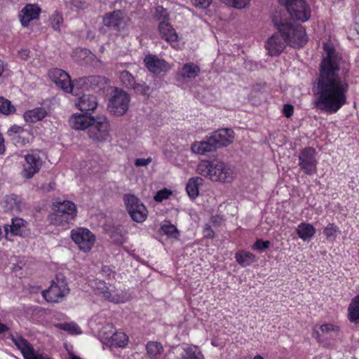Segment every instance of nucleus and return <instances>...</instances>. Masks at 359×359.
<instances>
[{"instance_id":"4c0bfd02","label":"nucleus","mask_w":359,"mask_h":359,"mask_svg":"<svg viewBox=\"0 0 359 359\" xmlns=\"http://www.w3.org/2000/svg\"><path fill=\"white\" fill-rule=\"evenodd\" d=\"M154 18L160 22H169L170 20L168 11L162 6L156 7Z\"/></svg>"},{"instance_id":"f704fd0d","label":"nucleus","mask_w":359,"mask_h":359,"mask_svg":"<svg viewBox=\"0 0 359 359\" xmlns=\"http://www.w3.org/2000/svg\"><path fill=\"white\" fill-rule=\"evenodd\" d=\"M146 348L147 354L151 358H156L158 355H161L163 351L162 345L155 341L148 342Z\"/></svg>"},{"instance_id":"de8ad7c7","label":"nucleus","mask_w":359,"mask_h":359,"mask_svg":"<svg viewBox=\"0 0 359 359\" xmlns=\"http://www.w3.org/2000/svg\"><path fill=\"white\" fill-rule=\"evenodd\" d=\"M270 242L269 241L257 240L252 245V249L255 250H262L269 247Z\"/></svg>"},{"instance_id":"cd10ccee","label":"nucleus","mask_w":359,"mask_h":359,"mask_svg":"<svg viewBox=\"0 0 359 359\" xmlns=\"http://www.w3.org/2000/svg\"><path fill=\"white\" fill-rule=\"evenodd\" d=\"M203 183V178L194 177L190 178L187 184L186 190L189 196L194 199L198 196V187Z\"/></svg>"},{"instance_id":"a19ab883","label":"nucleus","mask_w":359,"mask_h":359,"mask_svg":"<svg viewBox=\"0 0 359 359\" xmlns=\"http://www.w3.org/2000/svg\"><path fill=\"white\" fill-rule=\"evenodd\" d=\"M50 25L54 30L60 31V27L63 22V18L61 15L55 13L50 19Z\"/></svg>"},{"instance_id":"bf43d9fd","label":"nucleus","mask_w":359,"mask_h":359,"mask_svg":"<svg viewBox=\"0 0 359 359\" xmlns=\"http://www.w3.org/2000/svg\"><path fill=\"white\" fill-rule=\"evenodd\" d=\"M312 336L316 339L318 341H320V334H319V332L316 330H313V333H312Z\"/></svg>"},{"instance_id":"774afa93","label":"nucleus","mask_w":359,"mask_h":359,"mask_svg":"<svg viewBox=\"0 0 359 359\" xmlns=\"http://www.w3.org/2000/svg\"><path fill=\"white\" fill-rule=\"evenodd\" d=\"M79 62H80V64H81V65H83V62L79 61Z\"/></svg>"},{"instance_id":"4468645a","label":"nucleus","mask_w":359,"mask_h":359,"mask_svg":"<svg viewBox=\"0 0 359 359\" xmlns=\"http://www.w3.org/2000/svg\"><path fill=\"white\" fill-rule=\"evenodd\" d=\"M11 339L20 351L25 359H44L42 355L36 353L32 346L19 335H11Z\"/></svg>"},{"instance_id":"7c9ffc66","label":"nucleus","mask_w":359,"mask_h":359,"mask_svg":"<svg viewBox=\"0 0 359 359\" xmlns=\"http://www.w3.org/2000/svg\"><path fill=\"white\" fill-rule=\"evenodd\" d=\"M4 203H5L4 208L6 211L17 212L21 210L22 202L16 196H6Z\"/></svg>"},{"instance_id":"473e14b6","label":"nucleus","mask_w":359,"mask_h":359,"mask_svg":"<svg viewBox=\"0 0 359 359\" xmlns=\"http://www.w3.org/2000/svg\"><path fill=\"white\" fill-rule=\"evenodd\" d=\"M128 341V337L121 332L114 333L110 338L111 346L116 347H124L127 345Z\"/></svg>"},{"instance_id":"c756f323","label":"nucleus","mask_w":359,"mask_h":359,"mask_svg":"<svg viewBox=\"0 0 359 359\" xmlns=\"http://www.w3.org/2000/svg\"><path fill=\"white\" fill-rule=\"evenodd\" d=\"M348 316L351 323H359V294L352 299L348 308Z\"/></svg>"},{"instance_id":"393cba45","label":"nucleus","mask_w":359,"mask_h":359,"mask_svg":"<svg viewBox=\"0 0 359 359\" xmlns=\"http://www.w3.org/2000/svg\"><path fill=\"white\" fill-rule=\"evenodd\" d=\"M97 106V98L93 95H83L79 100L77 107L81 111H93Z\"/></svg>"},{"instance_id":"6e6552de","label":"nucleus","mask_w":359,"mask_h":359,"mask_svg":"<svg viewBox=\"0 0 359 359\" xmlns=\"http://www.w3.org/2000/svg\"><path fill=\"white\" fill-rule=\"evenodd\" d=\"M70 237L78 248L83 252H88L94 246L96 237L88 229L77 227L71 231Z\"/></svg>"},{"instance_id":"e2e57ef3","label":"nucleus","mask_w":359,"mask_h":359,"mask_svg":"<svg viewBox=\"0 0 359 359\" xmlns=\"http://www.w3.org/2000/svg\"><path fill=\"white\" fill-rule=\"evenodd\" d=\"M55 184L54 182H50L48 184V190H52L55 189Z\"/></svg>"},{"instance_id":"6e6d98bb","label":"nucleus","mask_w":359,"mask_h":359,"mask_svg":"<svg viewBox=\"0 0 359 359\" xmlns=\"http://www.w3.org/2000/svg\"><path fill=\"white\" fill-rule=\"evenodd\" d=\"M204 233L206 237L212 238L214 235V232L210 226H207L204 229Z\"/></svg>"},{"instance_id":"7ed1b4c3","label":"nucleus","mask_w":359,"mask_h":359,"mask_svg":"<svg viewBox=\"0 0 359 359\" xmlns=\"http://www.w3.org/2000/svg\"><path fill=\"white\" fill-rule=\"evenodd\" d=\"M196 172L212 182L230 183L235 178V172L229 165L220 161H201Z\"/></svg>"},{"instance_id":"412c9836","label":"nucleus","mask_w":359,"mask_h":359,"mask_svg":"<svg viewBox=\"0 0 359 359\" xmlns=\"http://www.w3.org/2000/svg\"><path fill=\"white\" fill-rule=\"evenodd\" d=\"M102 297L109 302L118 304L126 301V294L123 290L117 289L114 286L107 287L104 290Z\"/></svg>"},{"instance_id":"3c124183","label":"nucleus","mask_w":359,"mask_h":359,"mask_svg":"<svg viewBox=\"0 0 359 359\" xmlns=\"http://www.w3.org/2000/svg\"><path fill=\"white\" fill-rule=\"evenodd\" d=\"M283 113L286 117H290L294 111V107L292 105L286 104L283 106Z\"/></svg>"},{"instance_id":"864d4df0","label":"nucleus","mask_w":359,"mask_h":359,"mask_svg":"<svg viewBox=\"0 0 359 359\" xmlns=\"http://www.w3.org/2000/svg\"><path fill=\"white\" fill-rule=\"evenodd\" d=\"M29 50L27 49L22 50L18 53V56L22 60H27L29 56Z\"/></svg>"},{"instance_id":"5fc2aeb1","label":"nucleus","mask_w":359,"mask_h":359,"mask_svg":"<svg viewBox=\"0 0 359 359\" xmlns=\"http://www.w3.org/2000/svg\"><path fill=\"white\" fill-rule=\"evenodd\" d=\"M5 141L2 134L0 133V154H3L5 151Z\"/></svg>"},{"instance_id":"49530a36","label":"nucleus","mask_w":359,"mask_h":359,"mask_svg":"<svg viewBox=\"0 0 359 359\" xmlns=\"http://www.w3.org/2000/svg\"><path fill=\"white\" fill-rule=\"evenodd\" d=\"M171 195V191L164 189L158 191L154 196V200L158 202H161L165 199H167Z\"/></svg>"},{"instance_id":"9d476101","label":"nucleus","mask_w":359,"mask_h":359,"mask_svg":"<svg viewBox=\"0 0 359 359\" xmlns=\"http://www.w3.org/2000/svg\"><path fill=\"white\" fill-rule=\"evenodd\" d=\"M129 215L136 222H143L147 217L148 211L144 204L134 195L127 194L123 197Z\"/></svg>"},{"instance_id":"338daca9","label":"nucleus","mask_w":359,"mask_h":359,"mask_svg":"<svg viewBox=\"0 0 359 359\" xmlns=\"http://www.w3.org/2000/svg\"><path fill=\"white\" fill-rule=\"evenodd\" d=\"M41 295L45 298V290L41 291Z\"/></svg>"},{"instance_id":"72a5a7b5","label":"nucleus","mask_w":359,"mask_h":359,"mask_svg":"<svg viewBox=\"0 0 359 359\" xmlns=\"http://www.w3.org/2000/svg\"><path fill=\"white\" fill-rule=\"evenodd\" d=\"M55 327L60 328L69 334H80L82 333L81 328L74 322L55 324Z\"/></svg>"},{"instance_id":"dca6fc26","label":"nucleus","mask_w":359,"mask_h":359,"mask_svg":"<svg viewBox=\"0 0 359 359\" xmlns=\"http://www.w3.org/2000/svg\"><path fill=\"white\" fill-rule=\"evenodd\" d=\"M144 62L148 70L156 74L166 72L170 69L168 62L155 55L149 54L146 55Z\"/></svg>"},{"instance_id":"8fccbe9b","label":"nucleus","mask_w":359,"mask_h":359,"mask_svg":"<svg viewBox=\"0 0 359 359\" xmlns=\"http://www.w3.org/2000/svg\"><path fill=\"white\" fill-rule=\"evenodd\" d=\"M152 161V158L149 157L147 158H137L135 161V165L136 167H146Z\"/></svg>"},{"instance_id":"9b49d317","label":"nucleus","mask_w":359,"mask_h":359,"mask_svg":"<svg viewBox=\"0 0 359 359\" xmlns=\"http://www.w3.org/2000/svg\"><path fill=\"white\" fill-rule=\"evenodd\" d=\"M287 11L294 20L306 22L311 17V10L304 0H287Z\"/></svg>"},{"instance_id":"bb28decb","label":"nucleus","mask_w":359,"mask_h":359,"mask_svg":"<svg viewBox=\"0 0 359 359\" xmlns=\"http://www.w3.org/2000/svg\"><path fill=\"white\" fill-rule=\"evenodd\" d=\"M200 72V67L197 65L188 62L183 65L180 74L184 79H195L198 76Z\"/></svg>"},{"instance_id":"4be33fe9","label":"nucleus","mask_w":359,"mask_h":359,"mask_svg":"<svg viewBox=\"0 0 359 359\" xmlns=\"http://www.w3.org/2000/svg\"><path fill=\"white\" fill-rule=\"evenodd\" d=\"M128 63H117L116 65V72L118 74L121 82L126 87L130 88L134 86L136 81L135 77L128 71L123 69V67H128Z\"/></svg>"},{"instance_id":"6ab92c4d","label":"nucleus","mask_w":359,"mask_h":359,"mask_svg":"<svg viewBox=\"0 0 359 359\" xmlns=\"http://www.w3.org/2000/svg\"><path fill=\"white\" fill-rule=\"evenodd\" d=\"M27 224L26 221L21 218L13 219L12 224L5 226L6 238H8L9 233L13 236H25L28 233Z\"/></svg>"},{"instance_id":"f8f14e48","label":"nucleus","mask_w":359,"mask_h":359,"mask_svg":"<svg viewBox=\"0 0 359 359\" xmlns=\"http://www.w3.org/2000/svg\"><path fill=\"white\" fill-rule=\"evenodd\" d=\"M129 21L130 19L127 14L121 10L109 12L102 16L103 25L116 31H121L125 29L128 26Z\"/></svg>"},{"instance_id":"f3484780","label":"nucleus","mask_w":359,"mask_h":359,"mask_svg":"<svg viewBox=\"0 0 359 359\" xmlns=\"http://www.w3.org/2000/svg\"><path fill=\"white\" fill-rule=\"evenodd\" d=\"M94 117L86 114H74L70 117L69 123L75 130H88Z\"/></svg>"},{"instance_id":"13d9d810","label":"nucleus","mask_w":359,"mask_h":359,"mask_svg":"<svg viewBox=\"0 0 359 359\" xmlns=\"http://www.w3.org/2000/svg\"><path fill=\"white\" fill-rule=\"evenodd\" d=\"M79 53L80 56H81V55L87 56L88 55H90V51L86 49L80 50Z\"/></svg>"},{"instance_id":"5701e85b","label":"nucleus","mask_w":359,"mask_h":359,"mask_svg":"<svg viewBox=\"0 0 359 359\" xmlns=\"http://www.w3.org/2000/svg\"><path fill=\"white\" fill-rule=\"evenodd\" d=\"M158 30L163 39L172 43L177 41L178 36L169 22H160Z\"/></svg>"},{"instance_id":"c9c22d12","label":"nucleus","mask_w":359,"mask_h":359,"mask_svg":"<svg viewBox=\"0 0 359 359\" xmlns=\"http://www.w3.org/2000/svg\"><path fill=\"white\" fill-rule=\"evenodd\" d=\"M15 107L11 102L3 97H0V113L4 115H10L15 112Z\"/></svg>"},{"instance_id":"4d7b16f0","label":"nucleus","mask_w":359,"mask_h":359,"mask_svg":"<svg viewBox=\"0 0 359 359\" xmlns=\"http://www.w3.org/2000/svg\"><path fill=\"white\" fill-rule=\"evenodd\" d=\"M355 29L357 32L359 34V12L356 14L355 17Z\"/></svg>"},{"instance_id":"0e129e2a","label":"nucleus","mask_w":359,"mask_h":359,"mask_svg":"<svg viewBox=\"0 0 359 359\" xmlns=\"http://www.w3.org/2000/svg\"><path fill=\"white\" fill-rule=\"evenodd\" d=\"M69 359H82L79 356L74 355L73 353L69 354Z\"/></svg>"},{"instance_id":"37998d69","label":"nucleus","mask_w":359,"mask_h":359,"mask_svg":"<svg viewBox=\"0 0 359 359\" xmlns=\"http://www.w3.org/2000/svg\"><path fill=\"white\" fill-rule=\"evenodd\" d=\"M162 231L170 237L176 238L178 231L177 228L172 224H163L161 226Z\"/></svg>"},{"instance_id":"c03bdc74","label":"nucleus","mask_w":359,"mask_h":359,"mask_svg":"<svg viewBox=\"0 0 359 359\" xmlns=\"http://www.w3.org/2000/svg\"><path fill=\"white\" fill-rule=\"evenodd\" d=\"M130 88H133L136 93L140 95H147L149 93V87L145 83H137L136 81L134 86H132Z\"/></svg>"},{"instance_id":"603ef678","label":"nucleus","mask_w":359,"mask_h":359,"mask_svg":"<svg viewBox=\"0 0 359 359\" xmlns=\"http://www.w3.org/2000/svg\"><path fill=\"white\" fill-rule=\"evenodd\" d=\"M22 130V128L18 126H12L8 130V135L11 136L13 133H19Z\"/></svg>"},{"instance_id":"a18cd8bd","label":"nucleus","mask_w":359,"mask_h":359,"mask_svg":"<svg viewBox=\"0 0 359 359\" xmlns=\"http://www.w3.org/2000/svg\"><path fill=\"white\" fill-rule=\"evenodd\" d=\"M227 4L238 9L245 8L249 5L250 0H226Z\"/></svg>"},{"instance_id":"2eb2a0df","label":"nucleus","mask_w":359,"mask_h":359,"mask_svg":"<svg viewBox=\"0 0 359 359\" xmlns=\"http://www.w3.org/2000/svg\"><path fill=\"white\" fill-rule=\"evenodd\" d=\"M234 135L232 129L222 128L212 132L210 138L217 149L231 144L233 142Z\"/></svg>"},{"instance_id":"39448f33","label":"nucleus","mask_w":359,"mask_h":359,"mask_svg":"<svg viewBox=\"0 0 359 359\" xmlns=\"http://www.w3.org/2000/svg\"><path fill=\"white\" fill-rule=\"evenodd\" d=\"M46 289V302L59 303L65 299L69 293V288L65 277L62 274H57L50 282Z\"/></svg>"},{"instance_id":"aec40b11","label":"nucleus","mask_w":359,"mask_h":359,"mask_svg":"<svg viewBox=\"0 0 359 359\" xmlns=\"http://www.w3.org/2000/svg\"><path fill=\"white\" fill-rule=\"evenodd\" d=\"M41 166V162L39 158L34 155H27L25 156V163L23 165L22 175L26 178H31L36 174Z\"/></svg>"},{"instance_id":"a211bd4d","label":"nucleus","mask_w":359,"mask_h":359,"mask_svg":"<svg viewBox=\"0 0 359 359\" xmlns=\"http://www.w3.org/2000/svg\"><path fill=\"white\" fill-rule=\"evenodd\" d=\"M41 13V8L36 4H27L21 11L20 13V22L24 27H27L29 23L35 19H36L39 13Z\"/></svg>"},{"instance_id":"a878e982","label":"nucleus","mask_w":359,"mask_h":359,"mask_svg":"<svg viewBox=\"0 0 359 359\" xmlns=\"http://www.w3.org/2000/svg\"><path fill=\"white\" fill-rule=\"evenodd\" d=\"M297 233L304 241H309L316 233V229L309 223L302 222L297 227Z\"/></svg>"},{"instance_id":"e433bc0d","label":"nucleus","mask_w":359,"mask_h":359,"mask_svg":"<svg viewBox=\"0 0 359 359\" xmlns=\"http://www.w3.org/2000/svg\"><path fill=\"white\" fill-rule=\"evenodd\" d=\"M323 233L325 235L327 240L333 242L336 240L337 235L340 234L341 231L334 224H329L324 229Z\"/></svg>"},{"instance_id":"f03ea898","label":"nucleus","mask_w":359,"mask_h":359,"mask_svg":"<svg viewBox=\"0 0 359 359\" xmlns=\"http://www.w3.org/2000/svg\"><path fill=\"white\" fill-rule=\"evenodd\" d=\"M280 34H274L265 43V48L271 56L279 55L286 44L299 48L307 42V36L304 27L299 24L273 20Z\"/></svg>"},{"instance_id":"f257e3e1","label":"nucleus","mask_w":359,"mask_h":359,"mask_svg":"<svg viewBox=\"0 0 359 359\" xmlns=\"http://www.w3.org/2000/svg\"><path fill=\"white\" fill-rule=\"evenodd\" d=\"M326 55L321 60L315 89V107L329 114L337 113L347 102L348 65L330 44L323 46Z\"/></svg>"},{"instance_id":"2f4dec72","label":"nucleus","mask_w":359,"mask_h":359,"mask_svg":"<svg viewBox=\"0 0 359 359\" xmlns=\"http://www.w3.org/2000/svg\"><path fill=\"white\" fill-rule=\"evenodd\" d=\"M45 116V109L43 107H38L27 111L24 114V118L26 122L36 123Z\"/></svg>"},{"instance_id":"69168bd1","label":"nucleus","mask_w":359,"mask_h":359,"mask_svg":"<svg viewBox=\"0 0 359 359\" xmlns=\"http://www.w3.org/2000/svg\"><path fill=\"white\" fill-rule=\"evenodd\" d=\"M253 359H263V358L261 355H257L255 356V358Z\"/></svg>"},{"instance_id":"b1692460","label":"nucleus","mask_w":359,"mask_h":359,"mask_svg":"<svg viewBox=\"0 0 359 359\" xmlns=\"http://www.w3.org/2000/svg\"><path fill=\"white\" fill-rule=\"evenodd\" d=\"M216 148L212 142L210 137L206 140L194 142L191 146V150L193 153L200 155H204L206 153L213 151Z\"/></svg>"},{"instance_id":"09e8293b","label":"nucleus","mask_w":359,"mask_h":359,"mask_svg":"<svg viewBox=\"0 0 359 359\" xmlns=\"http://www.w3.org/2000/svg\"><path fill=\"white\" fill-rule=\"evenodd\" d=\"M212 0H192V4L194 6L198 8H208Z\"/></svg>"},{"instance_id":"58836bf2","label":"nucleus","mask_w":359,"mask_h":359,"mask_svg":"<svg viewBox=\"0 0 359 359\" xmlns=\"http://www.w3.org/2000/svg\"><path fill=\"white\" fill-rule=\"evenodd\" d=\"M201 352L196 347H188L184 349L181 359H199Z\"/></svg>"},{"instance_id":"423d86ee","label":"nucleus","mask_w":359,"mask_h":359,"mask_svg":"<svg viewBox=\"0 0 359 359\" xmlns=\"http://www.w3.org/2000/svg\"><path fill=\"white\" fill-rule=\"evenodd\" d=\"M110 124L105 116H95L87 134L88 137L94 142H104L110 137Z\"/></svg>"},{"instance_id":"20e7f679","label":"nucleus","mask_w":359,"mask_h":359,"mask_svg":"<svg viewBox=\"0 0 359 359\" xmlns=\"http://www.w3.org/2000/svg\"><path fill=\"white\" fill-rule=\"evenodd\" d=\"M53 212L49 215L50 223L65 226L74 221L77 216L76 205L71 201H55L51 205Z\"/></svg>"},{"instance_id":"79ce46f5","label":"nucleus","mask_w":359,"mask_h":359,"mask_svg":"<svg viewBox=\"0 0 359 359\" xmlns=\"http://www.w3.org/2000/svg\"><path fill=\"white\" fill-rule=\"evenodd\" d=\"M320 331L325 334H330L331 333H337L339 331V327L331 324V323H326L323 324L320 326Z\"/></svg>"},{"instance_id":"1a4fd4ad","label":"nucleus","mask_w":359,"mask_h":359,"mask_svg":"<svg viewBox=\"0 0 359 359\" xmlns=\"http://www.w3.org/2000/svg\"><path fill=\"white\" fill-rule=\"evenodd\" d=\"M318 153L313 147L304 148L299 154V166L307 175H313L317 173L318 160Z\"/></svg>"},{"instance_id":"052dcab7","label":"nucleus","mask_w":359,"mask_h":359,"mask_svg":"<svg viewBox=\"0 0 359 359\" xmlns=\"http://www.w3.org/2000/svg\"><path fill=\"white\" fill-rule=\"evenodd\" d=\"M8 330V327L6 325L0 323V334L4 333Z\"/></svg>"},{"instance_id":"c85d7f7f","label":"nucleus","mask_w":359,"mask_h":359,"mask_svg":"<svg viewBox=\"0 0 359 359\" xmlns=\"http://www.w3.org/2000/svg\"><path fill=\"white\" fill-rule=\"evenodd\" d=\"M235 258L236 262L243 267L250 266L256 261V257L254 254L245 250L237 252Z\"/></svg>"},{"instance_id":"0eeeda50","label":"nucleus","mask_w":359,"mask_h":359,"mask_svg":"<svg viewBox=\"0 0 359 359\" xmlns=\"http://www.w3.org/2000/svg\"><path fill=\"white\" fill-rule=\"evenodd\" d=\"M130 101V95L126 92L116 88L109 100L107 109L111 114L121 116L128 110Z\"/></svg>"},{"instance_id":"680f3d73","label":"nucleus","mask_w":359,"mask_h":359,"mask_svg":"<svg viewBox=\"0 0 359 359\" xmlns=\"http://www.w3.org/2000/svg\"><path fill=\"white\" fill-rule=\"evenodd\" d=\"M95 38V34L93 32L89 30L88 32H87V39H93Z\"/></svg>"},{"instance_id":"ea45409f","label":"nucleus","mask_w":359,"mask_h":359,"mask_svg":"<svg viewBox=\"0 0 359 359\" xmlns=\"http://www.w3.org/2000/svg\"><path fill=\"white\" fill-rule=\"evenodd\" d=\"M90 285L98 294H103L104 290L107 287L104 281L95 279L90 281Z\"/></svg>"},{"instance_id":"ddd939ff","label":"nucleus","mask_w":359,"mask_h":359,"mask_svg":"<svg viewBox=\"0 0 359 359\" xmlns=\"http://www.w3.org/2000/svg\"><path fill=\"white\" fill-rule=\"evenodd\" d=\"M48 76L59 88L65 93H74V86L67 72L61 69L53 68L48 71Z\"/></svg>"}]
</instances>
